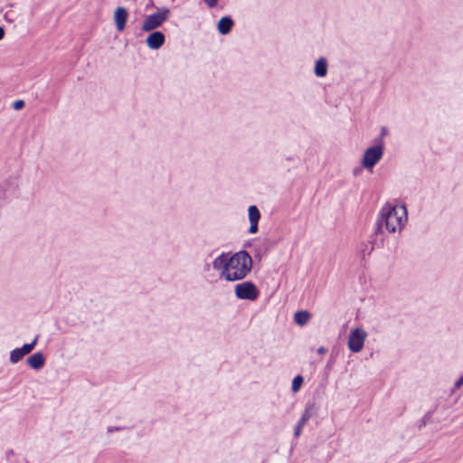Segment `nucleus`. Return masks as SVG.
<instances>
[{
    "instance_id": "1",
    "label": "nucleus",
    "mask_w": 463,
    "mask_h": 463,
    "mask_svg": "<svg viewBox=\"0 0 463 463\" xmlns=\"http://www.w3.org/2000/svg\"><path fill=\"white\" fill-rule=\"evenodd\" d=\"M407 222V209L404 204L386 203L380 211L374 229L376 236H383V226L389 232L401 230Z\"/></svg>"
},
{
    "instance_id": "2",
    "label": "nucleus",
    "mask_w": 463,
    "mask_h": 463,
    "mask_svg": "<svg viewBox=\"0 0 463 463\" xmlns=\"http://www.w3.org/2000/svg\"><path fill=\"white\" fill-rule=\"evenodd\" d=\"M227 281L245 279L252 269V258L245 250L229 255Z\"/></svg>"
},
{
    "instance_id": "3",
    "label": "nucleus",
    "mask_w": 463,
    "mask_h": 463,
    "mask_svg": "<svg viewBox=\"0 0 463 463\" xmlns=\"http://www.w3.org/2000/svg\"><path fill=\"white\" fill-rule=\"evenodd\" d=\"M384 142L382 137L376 139V145L368 147L364 154L362 165L366 169H372L383 157Z\"/></svg>"
},
{
    "instance_id": "4",
    "label": "nucleus",
    "mask_w": 463,
    "mask_h": 463,
    "mask_svg": "<svg viewBox=\"0 0 463 463\" xmlns=\"http://www.w3.org/2000/svg\"><path fill=\"white\" fill-rule=\"evenodd\" d=\"M170 10L167 7L159 8L156 13L146 16L142 24V31L152 32L159 28L170 16Z\"/></svg>"
},
{
    "instance_id": "5",
    "label": "nucleus",
    "mask_w": 463,
    "mask_h": 463,
    "mask_svg": "<svg viewBox=\"0 0 463 463\" xmlns=\"http://www.w3.org/2000/svg\"><path fill=\"white\" fill-rule=\"evenodd\" d=\"M234 294L238 299L254 301L259 298L260 291L252 281H243L235 286Z\"/></svg>"
},
{
    "instance_id": "6",
    "label": "nucleus",
    "mask_w": 463,
    "mask_h": 463,
    "mask_svg": "<svg viewBox=\"0 0 463 463\" xmlns=\"http://www.w3.org/2000/svg\"><path fill=\"white\" fill-rule=\"evenodd\" d=\"M367 333L361 327L353 329L348 337V348L354 353H359L364 345Z\"/></svg>"
},
{
    "instance_id": "7",
    "label": "nucleus",
    "mask_w": 463,
    "mask_h": 463,
    "mask_svg": "<svg viewBox=\"0 0 463 463\" xmlns=\"http://www.w3.org/2000/svg\"><path fill=\"white\" fill-rule=\"evenodd\" d=\"M38 338L39 336L36 335L31 343L24 344L22 347L12 350L9 357L10 363L17 364L24 355L30 354L37 345Z\"/></svg>"
},
{
    "instance_id": "8",
    "label": "nucleus",
    "mask_w": 463,
    "mask_h": 463,
    "mask_svg": "<svg viewBox=\"0 0 463 463\" xmlns=\"http://www.w3.org/2000/svg\"><path fill=\"white\" fill-rule=\"evenodd\" d=\"M229 253L222 252L213 260V268L215 270H221L220 277L227 280Z\"/></svg>"
},
{
    "instance_id": "9",
    "label": "nucleus",
    "mask_w": 463,
    "mask_h": 463,
    "mask_svg": "<svg viewBox=\"0 0 463 463\" xmlns=\"http://www.w3.org/2000/svg\"><path fill=\"white\" fill-rule=\"evenodd\" d=\"M165 42V36L161 31H152L146 39L147 47L151 50L160 49Z\"/></svg>"
},
{
    "instance_id": "10",
    "label": "nucleus",
    "mask_w": 463,
    "mask_h": 463,
    "mask_svg": "<svg viewBox=\"0 0 463 463\" xmlns=\"http://www.w3.org/2000/svg\"><path fill=\"white\" fill-rule=\"evenodd\" d=\"M383 236H376L375 232L372 236V240L367 242H362L360 245V251L363 256L370 255L375 247H382L383 245Z\"/></svg>"
},
{
    "instance_id": "11",
    "label": "nucleus",
    "mask_w": 463,
    "mask_h": 463,
    "mask_svg": "<svg viewBox=\"0 0 463 463\" xmlns=\"http://www.w3.org/2000/svg\"><path fill=\"white\" fill-rule=\"evenodd\" d=\"M248 215L250 221L249 233L254 234L259 231V221L260 219V212L256 205H250L248 209Z\"/></svg>"
},
{
    "instance_id": "12",
    "label": "nucleus",
    "mask_w": 463,
    "mask_h": 463,
    "mask_svg": "<svg viewBox=\"0 0 463 463\" xmlns=\"http://www.w3.org/2000/svg\"><path fill=\"white\" fill-rule=\"evenodd\" d=\"M128 17V10L125 7L119 6L115 10L114 21L118 32H122L126 28V23Z\"/></svg>"
},
{
    "instance_id": "13",
    "label": "nucleus",
    "mask_w": 463,
    "mask_h": 463,
    "mask_svg": "<svg viewBox=\"0 0 463 463\" xmlns=\"http://www.w3.org/2000/svg\"><path fill=\"white\" fill-rule=\"evenodd\" d=\"M26 363L32 369L39 371L45 364L44 354L42 352L34 353L27 358Z\"/></svg>"
},
{
    "instance_id": "14",
    "label": "nucleus",
    "mask_w": 463,
    "mask_h": 463,
    "mask_svg": "<svg viewBox=\"0 0 463 463\" xmlns=\"http://www.w3.org/2000/svg\"><path fill=\"white\" fill-rule=\"evenodd\" d=\"M234 25V22L231 16H222L217 24V30L220 34H228Z\"/></svg>"
},
{
    "instance_id": "15",
    "label": "nucleus",
    "mask_w": 463,
    "mask_h": 463,
    "mask_svg": "<svg viewBox=\"0 0 463 463\" xmlns=\"http://www.w3.org/2000/svg\"><path fill=\"white\" fill-rule=\"evenodd\" d=\"M328 71V62L325 57H320L315 63L314 73L318 78L326 76Z\"/></svg>"
},
{
    "instance_id": "16",
    "label": "nucleus",
    "mask_w": 463,
    "mask_h": 463,
    "mask_svg": "<svg viewBox=\"0 0 463 463\" xmlns=\"http://www.w3.org/2000/svg\"><path fill=\"white\" fill-rule=\"evenodd\" d=\"M311 317V315L307 310H300L295 313L294 315V320L295 323L298 326H304L307 323L309 318Z\"/></svg>"
},
{
    "instance_id": "17",
    "label": "nucleus",
    "mask_w": 463,
    "mask_h": 463,
    "mask_svg": "<svg viewBox=\"0 0 463 463\" xmlns=\"http://www.w3.org/2000/svg\"><path fill=\"white\" fill-rule=\"evenodd\" d=\"M314 411H315V404L307 403L305 407V410H304V412H303L301 418L307 421L313 416Z\"/></svg>"
},
{
    "instance_id": "18",
    "label": "nucleus",
    "mask_w": 463,
    "mask_h": 463,
    "mask_svg": "<svg viewBox=\"0 0 463 463\" xmlns=\"http://www.w3.org/2000/svg\"><path fill=\"white\" fill-rule=\"evenodd\" d=\"M304 382V378L301 375H297L292 381L291 390L293 392H298Z\"/></svg>"
},
{
    "instance_id": "19",
    "label": "nucleus",
    "mask_w": 463,
    "mask_h": 463,
    "mask_svg": "<svg viewBox=\"0 0 463 463\" xmlns=\"http://www.w3.org/2000/svg\"><path fill=\"white\" fill-rule=\"evenodd\" d=\"M7 188L5 185H0V207L5 201Z\"/></svg>"
},
{
    "instance_id": "20",
    "label": "nucleus",
    "mask_w": 463,
    "mask_h": 463,
    "mask_svg": "<svg viewBox=\"0 0 463 463\" xmlns=\"http://www.w3.org/2000/svg\"><path fill=\"white\" fill-rule=\"evenodd\" d=\"M24 107V101L23 99H17L13 103V108L15 110H20Z\"/></svg>"
},
{
    "instance_id": "21",
    "label": "nucleus",
    "mask_w": 463,
    "mask_h": 463,
    "mask_svg": "<svg viewBox=\"0 0 463 463\" xmlns=\"http://www.w3.org/2000/svg\"><path fill=\"white\" fill-rule=\"evenodd\" d=\"M210 8H213L217 5L218 0H203Z\"/></svg>"
},
{
    "instance_id": "22",
    "label": "nucleus",
    "mask_w": 463,
    "mask_h": 463,
    "mask_svg": "<svg viewBox=\"0 0 463 463\" xmlns=\"http://www.w3.org/2000/svg\"><path fill=\"white\" fill-rule=\"evenodd\" d=\"M124 429H125V427H112V426H109V427H108L107 431L109 433H111L113 431H119V430H122Z\"/></svg>"
},
{
    "instance_id": "23",
    "label": "nucleus",
    "mask_w": 463,
    "mask_h": 463,
    "mask_svg": "<svg viewBox=\"0 0 463 463\" xmlns=\"http://www.w3.org/2000/svg\"><path fill=\"white\" fill-rule=\"evenodd\" d=\"M463 385V375L460 376L454 383L456 389L460 388Z\"/></svg>"
},
{
    "instance_id": "24",
    "label": "nucleus",
    "mask_w": 463,
    "mask_h": 463,
    "mask_svg": "<svg viewBox=\"0 0 463 463\" xmlns=\"http://www.w3.org/2000/svg\"><path fill=\"white\" fill-rule=\"evenodd\" d=\"M301 432H302V428L296 425V427L294 429V437L298 438L300 436Z\"/></svg>"
},
{
    "instance_id": "25",
    "label": "nucleus",
    "mask_w": 463,
    "mask_h": 463,
    "mask_svg": "<svg viewBox=\"0 0 463 463\" xmlns=\"http://www.w3.org/2000/svg\"><path fill=\"white\" fill-rule=\"evenodd\" d=\"M388 134V129L387 128L385 127H382L381 128V135H380V137H382V139L383 138L384 136H386Z\"/></svg>"
},
{
    "instance_id": "26",
    "label": "nucleus",
    "mask_w": 463,
    "mask_h": 463,
    "mask_svg": "<svg viewBox=\"0 0 463 463\" xmlns=\"http://www.w3.org/2000/svg\"><path fill=\"white\" fill-rule=\"evenodd\" d=\"M307 422V421L306 420H304V419H302V418L300 417V419L298 420V421L297 425H298V426H299V427H301V428L303 429Z\"/></svg>"
},
{
    "instance_id": "27",
    "label": "nucleus",
    "mask_w": 463,
    "mask_h": 463,
    "mask_svg": "<svg viewBox=\"0 0 463 463\" xmlns=\"http://www.w3.org/2000/svg\"><path fill=\"white\" fill-rule=\"evenodd\" d=\"M326 348L324 346H320L317 348V352L318 354H325L326 353Z\"/></svg>"
},
{
    "instance_id": "28",
    "label": "nucleus",
    "mask_w": 463,
    "mask_h": 463,
    "mask_svg": "<svg viewBox=\"0 0 463 463\" xmlns=\"http://www.w3.org/2000/svg\"><path fill=\"white\" fill-rule=\"evenodd\" d=\"M5 37V29L0 26V41Z\"/></svg>"
},
{
    "instance_id": "29",
    "label": "nucleus",
    "mask_w": 463,
    "mask_h": 463,
    "mask_svg": "<svg viewBox=\"0 0 463 463\" xmlns=\"http://www.w3.org/2000/svg\"><path fill=\"white\" fill-rule=\"evenodd\" d=\"M429 417V414H426L423 418H422V424L421 425H426V422H427V419Z\"/></svg>"
},
{
    "instance_id": "30",
    "label": "nucleus",
    "mask_w": 463,
    "mask_h": 463,
    "mask_svg": "<svg viewBox=\"0 0 463 463\" xmlns=\"http://www.w3.org/2000/svg\"><path fill=\"white\" fill-rule=\"evenodd\" d=\"M360 171H361V169H360V168H355V169L354 170V175H357L360 173Z\"/></svg>"
}]
</instances>
